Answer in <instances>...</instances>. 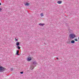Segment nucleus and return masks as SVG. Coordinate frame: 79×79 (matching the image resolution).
I'll use <instances>...</instances> for the list:
<instances>
[{
  "instance_id": "1",
  "label": "nucleus",
  "mask_w": 79,
  "mask_h": 79,
  "mask_svg": "<svg viewBox=\"0 0 79 79\" xmlns=\"http://www.w3.org/2000/svg\"><path fill=\"white\" fill-rule=\"evenodd\" d=\"M69 37L70 39H74V37H76V35L74 34H71L69 35Z\"/></svg>"
},
{
  "instance_id": "2",
  "label": "nucleus",
  "mask_w": 79,
  "mask_h": 79,
  "mask_svg": "<svg viewBox=\"0 0 79 79\" xmlns=\"http://www.w3.org/2000/svg\"><path fill=\"white\" fill-rule=\"evenodd\" d=\"M6 69L5 68L3 67V66H0V71H1V72L5 71H6Z\"/></svg>"
},
{
  "instance_id": "3",
  "label": "nucleus",
  "mask_w": 79,
  "mask_h": 79,
  "mask_svg": "<svg viewBox=\"0 0 79 79\" xmlns=\"http://www.w3.org/2000/svg\"><path fill=\"white\" fill-rule=\"evenodd\" d=\"M39 24V26H44V25H45V24L44 23L42 24L41 23H40Z\"/></svg>"
},
{
  "instance_id": "4",
  "label": "nucleus",
  "mask_w": 79,
  "mask_h": 79,
  "mask_svg": "<svg viewBox=\"0 0 79 79\" xmlns=\"http://www.w3.org/2000/svg\"><path fill=\"white\" fill-rule=\"evenodd\" d=\"M19 50H17L16 51V54L17 55H19Z\"/></svg>"
},
{
  "instance_id": "5",
  "label": "nucleus",
  "mask_w": 79,
  "mask_h": 79,
  "mask_svg": "<svg viewBox=\"0 0 79 79\" xmlns=\"http://www.w3.org/2000/svg\"><path fill=\"white\" fill-rule=\"evenodd\" d=\"M67 43L68 44H71V41L69 40L67 41Z\"/></svg>"
},
{
  "instance_id": "6",
  "label": "nucleus",
  "mask_w": 79,
  "mask_h": 79,
  "mask_svg": "<svg viewBox=\"0 0 79 79\" xmlns=\"http://www.w3.org/2000/svg\"><path fill=\"white\" fill-rule=\"evenodd\" d=\"M27 61H30V60H32V59H31V57H27Z\"/></svg>"
},
{
  "instance_id": "7",
  "label": "nucleus",
  "mask_w": 79,
  "mask_h": 79,
  "mask_svg": "<svg viewBox=\"0 0 79 79\" xmlns=\"http://www.w3.org/2000/svg\"><path fill=\"white\" fill-rule=\"evenodd\" d=\"M33 67H34V66H33V65H32L30 68V69L31 70H32L33 69H34Z\"/></svg>"
},
{
  "instance_id": "8",
  "label": "nucleus",
  "mask_w": 79,
  "mask_h": 79,
  "mask_svg": "<svg viewBox=\"0 0 79 79\" xmlns=\"http://www.w3.org/2000/svg\"><path fill=\"white\" fill-rule=\"evenodd\" d=\"M33 64H37V62L35 61H34L33 62Z\"/></svg>"
},
{
  "instance_id": "9",
  "label": "nucleus",
  "mask_w": 79,
  "mask_h": 79,
  "mask_svg": "<svg viewBox=\"0 0 79 79\" xmlns=\"http://www.w3.org/2000/svg\"><path fill=\"white\" fill-rule=\"evenodd\" d=\"M16 45H17V46H19V42H17L16 43Z\"/></svg>"
},
{
  "instance_id": "10",
  "label": "nucleus",
  "mask_w": 79,
  "mask_h": 79,
  "mask_svg": "<svg viewBox=\"0 0 79 79\" xmlns=\"http://www.w3.org/2000/svg\"><path fill=\"white\" fill-rule=\"evenodd\" d=\"M30 4L28 3H27L25 4V6H29Z\"/></svg>"
},
{
  "instance_id": "11",
  "label": "nucleus",
  "mask_w": 79,
  "mask_h": 79,
  "mask_svg": "<svg viewBox=\"0 0 79 79\" xmlns=\"http://www.w3.org/2000/svg\"><path fill=\"white\" fill-rule=\"evenodd\" d=\"M71 44H74V43H75V41L74 40H72L71 41Z\"/></svg>"
},
{
  "instance_id": "12",
  "label": "nucleus",
  "mask_w": 79,
  "mask_h": 79,
  "mask_svg": "<svg viewBox=\"0 0 79 79\" xmlns=\"http://www.w3.org/2000/svg\"><path fill=\"white\" fill-rule=\"evenodd\" d=\"M62 2H61V1H59L57 2V3L59 4H61V3Z\"/></svg>"
},
{
  "instance_id": "13",
  "label": "nucleus",
  "mask_w": 79,
  "mask_h": 79,
  "mask_svg": "<svg viewBox=\"0 0 79 79\" xmlns=\"http://www.w3.org/2000/svg\"><path fill=\"white\" fill-rule=\"evenodd\" d=\"M40 16H41L42 17V16H44V14L43 13H41L40 14Z\"/></svg>"
},
{
  "instance_id": "14",
  "label": "nucleus",
  "mask_w": 79,
  "mask_h": 79,
  "mask_svg": "<svg viewBox=\"0 0 79 79\" xmlns=\"http://www.w3.org/2000/svg\"><path fill=\"white\" fill-rule=\"evenodd\" d=\"M16 48H18L19 50L20 48H21V47H19V46H17L16 47Z\"/></svg>"
},
{
  "instance_id": "15",
  "label": "nucleus",
  "mask_w": 79,
  "mask_h": 79,
  "mask_svg": "<svg viewBox=\"0 0 79 79\" xmlns=\"http://www.w3.org/2000/svg\"><path fill=\"white\" fill-rule=\"evenodd\" d=\"M15 42H17V41H18V39H16L15 38Z\"/></svg>"
},
{
  "instance_id": "16",
  "label": "nucleus",
  "mask_w": 79,
  "mask_h": 79,
  "mask_svg": "<svg viewBox=\"0 0 79 79\" xmlns=\"http://www.w3.org/2000/svg\"><path fill=\"white\" fill-rule=\"evenodd\" d=\"M23 72H20V74H23Z\"/></svg>"
},
{
  "instance_id": "17",
  "label": "nucleus",
  "mask_w": 79,
  "mask_h": 79,
  "mask_svg": "<svg viewBox=\"0 0 79 79\" xmlns=\"http://www.w3.org/2000/svg\"><path fill=\"white\" fill-rule=\"evenodd\" d=\"M74 40L75 41H77V39H74Z\"/></svg>"
},
{
  "instance_id": "18",
  "label": "nucleus",
  "mask_w": 79,
  "mask_h": 79,
  "mask_svg": "<svg viewBox=\"0 0 79 79\" xmlns=\"http://www.w3.org/2000/svg\"><path fill=\"white\" fill-rule=\"evenodd\" d=\"M10 70L11 71H13V69H11Z\"/></svg>"
},
{
  "instance_id": "19",
  "label": "nucleus",
  "mask_w": 79,
  "mask_h": 79,
  "mask_svg": "<svg viewBox=\"0 0 79 79\" xmlns=\"http://www.w3.org/2000/svg\"><path fill=\"white\" fill-rule=\"evenodd\" d=\"M2 10V8H0V11H1Z\"/></svg>"
},
{
  "instance_id": "20",
  "label": "nucleus",
  "mask_w": 79,
  "mask_h": 79,
  "mask_svg": "<svg viewBox=\"0 0 79 79\" xmlns=\"http://www.w3.org/2000/svg\"><path fill=\"white\" fill-rule=\"evenodd\" d=\"M56 59H57V60H58V58L57 57V58H56Z\"/></svg>"
},
{
  "instance_id": "21",
  "label": "nucleus",
  "mask_w": 79,
  "mask_h": 79,
  "mask_svg": "<svg viewBox=\"0 0 79 79\" xmlns=\"http://www.w3.org/2000/svg\"><path fill=\"white\" fill-rule=\"evenodd\" d=\"M2 5V4H1V3L0 2V5Z\"/></svg>"
}]
</instances>
